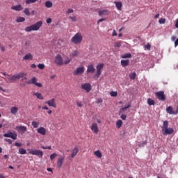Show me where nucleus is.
<instances>
[{"instance_id": "obj_1", "label": "nucleus", "mask_w": 178, "mask_h": 178, "mask_svg": "<svg viewBox=\"0 0 178 178\" xmlns=\"http://www.w3.org/2000/svg\"><path fill=\"white\" fill-rule=\"evenodd\" d=\"M26 76H27V74L20 72L19 74H15L12 76H10V75H7V79H5V80L7 81V83H13V81H16L17 80L22 79V77H26Z\"/></svg>"}, {"instance_id": "obj_2", "label": "nucleus", "mask_w": 178, "mask_h": 178, "mask_svg": "<svg viewBox=\"0 0 178 178\" xmlns=\"http://www.w3.org/2000/svg\"><path fill=\"white\" fill-rule=\"evenodd\" d=\"M161 130L163 136H168L175 133V129H173V128H169V122L167 120L163 122Z\"/></svg>"}, {"instance_id": "obj_3", "label": "nucleus", "mask_w": 178, "mask_h": 178, "mask_svg": "<svg viewBox=\"0 0 178 178\" xmlns=\"http://www.w3.org/2000/svg\"><path fill=\"white\" fill-rule=\"evenodd\" d=\"M42 26V21H39L34 24L25 28V31L26 33H31V31H38L40 28Z\"/></svg>"}, {"instance_id": "obj_4", "label": "nucleus", "mask_w": 178, "mask_h": 178, "mask_svg": "<svg viewBox=\"0 0 178 178\" xmlns=\"http://www.w3.org/2000/svg\"><path fill=\"white\" fill-rule=\"evenodd\" d=\"M71 42L75 44V45H79L81 42H83V35L81 33H76L72 38Z\"/></svg>"}, {"instance_id": "obj_5", "label": "nucleus", "mask_w": 178, "mask_h": 178, "mask_svg": "<svg viewBox=\"0 0 178 178\" xmlns=\"http://www.w3.org/2000/svg\"><path fill=\"white\" fill-rule=\"evenodd\" d=\"M3 136L12 138V140H17V134L15 131H8L7 133L3 135Z\"/></svg>"}, {"instance_id": "obj_6", "label": "nucleus", "mask_w": 178, "mask_h": 178, "mask_svg": "<svg viewBox=\"0 0 178 178\" xmlns=\"http://www.w3.org/2000/svg\"><path fill=\"white\" fill-rule=\"evenodd\" d=\"M29 154H31V155H36L38 158H42L44 156V152L39 149H29Z\"/></svg>"}, {"instance_id": "obj_7", "label": "nucleus", "mask_w": 178, "mask_h": 178, "mask_svg": "<svg viewBox=\"0 0 178 178\" xmlns=\"http://www.w3.org/2000/svg\"><path fill=\"white\" fill-rule=\"evenodd\" d=\"M97 73L95 74V79H99V76H101V74L102 73V69H104V64L100 63L97 65Z\"/></svg>"}, {"instance_id": "obj_8", "label": "nucleus", "mask_w": 178, "mask_h": 178, "mask_svg": "<svg viewBox=\"0 0 178 178\" xmlns=\"http://www.w3.org/2000/svg\"><path fill=\"white\" fill-rule=\"evenodd\" d=\"M84 66H81L77 67L75 70L73 71V75L74 76H81V74H83V73H84Z\"/></svg>"}, {"instance_id": "obj_9", "label": "nucleus", "mask_w": 178, "mask_h": 178, "mask_svg": "<svg viewBox=\"0 0 178 178\" xmlns=\"http://www.w3.org/2000/svg\"><path fill=\"white\" fill-rule=\"evenodd\" d=\"M26 84H34V86H36V87H39L41 88L42 87V84L41 83L37 82V78L33 77L31 81H28L26 82Z\"/></svg>"}, {"instance_id": "obj_10", "label": "nucleus", "mask_w": 178, "mask_h": 178, "mask_svg": "<svg viewBox=\"0 0 178 178\" xmlns=\"http://www.w3.org/2000/svg\"><path fill=\"white\" fill-rule=\"evenodd\" d=\"M54 62L56 65L62 66V65H63V58H62V56H60V54L56 56Z\"/></svg>"}, {"instance_id": "obj_11", "label": "nucleus", "mask_w": 178, "mask_h": 178, "mask_svg": "<svg viewBox=\"0 0 178 178\" xmlns=\"http://www.w3.org/2000/svg\"><path fill=\"white\" fill-rule=\"evenodd\" d=\"M156 96L157 97L158 99H159V101L166 100V96L165 95V92L163 91H159L156 92Z\"/></svg>"}, {"instance_id": "obj_12", "label": "nucleus", "mask_w": 178, "mask_h": 178, "mask_svg": "<svg viewBox=\"0 0 178 178\" xmlns=\"http://www.w3.org/2000/svg\"><path fill=\"white\" fill-rule=\"evenodd\" d=\"M81 90H84L86 92L91 91V84L90 83H86L81 86Z\"/></svg>"}, {"instance_id": "obj_13", "label": "nucleus", "mask_w": 178, "mask_h": 178, "mask_svg": "<svg viewBox=\"0 0 178 178\" xmlns=\"http://www.w3.org/2000/svg\"><path fill=\"white\" fill-rule=\"evenodd\" d=\"M90 130L95 134H97V133L99 131V129H98V124H97V122H93L90 127Z\"/></svg>"}, {"instance_id": "obj_14", "label": "nucleus", "mask_w": 178, "mask_h": 178, "mask_svg": "<svg viewBox=\"0 0 178 178\" xmlns=\"http://www.w3.org/2000/svg\"><path fill=\"white\" fill-rule=\"evenodd\" d=\"M16 130H17V131H18V133H19V134H24V133H26V131H27V127L17 126Z\"/></svg>"}, {"instance_id": "obj_15", "label": "nucleus", "mask_w": 178, "mask_h": 178, "mask_svg": "<svg viewBox=\"0 0 178 178\" xmlns=\"http://www.w3.org/2000/svg\"><path fill=\"white\" fill-rule=\"evenodd\" d=\"M63 162H65V156H60L57 161V167L58 168V169H60V168H62Z\"/></svg>"}, {"instance_id": "obj_16", "label": "nucleus", "mask_w": 178, "mask_h": 178, "mask_svg": "<svg viewBox=\"0 0 178 178\" xmlns=\"http://www.w3.org/2000/svg\"><path fill=\"white\" fill-rule=\"evenodd\" d=\"M45 104L49 105V106H51L52 108H56V102L54 98L49 101H46Z\"/></svg>"}, {"instance_id": "obj_17", "label": "nucleus", "mask_w": 178, "mask_h": 178, "mask_svg": "<svg viewBox=\"0 0 178 178\" xmlns=\"http://www.w3.org/2000/svg\"><path fill=\"white\" fill-rule=\"evenodd\" d=\"M79 154V147L75 146L74 148L72 149V153L69 156L70 159H73L76 155Z\"/></svg>"}, {"instance_id": "obj_18", "label": "nucleus", "mask_w": 178, "mask_h": 178, "mask_svg": "<svg viewBox=\"0 0 178 178\" xmlns=\"http://www.w3.org/2000/svg\"><path fill=\"white\" fill-rule=\"evenodd\" d=\"M166 111L167 112L169 113V115H177L178 114V108H177L176 111H173V107L172 106H168L167 108H166Z\"/></svg>"}, {"instance_id": "obj_19", "label": "nucleus", "mask_w": 178, "mask_h": 178, "mask_svg": "<svg viewBox=\"0 0 178 178\" xmlns=\"http://www.w3.org/2000/svg\"><path fill=\"white\" fill-rule=\"evenodd\" d=\"M38 134H41V136H45L47 134V129L43 127H40L37 129Z\"/></svg>"}, {"instance_id": "obj_20", "label": "nucleus", "mask_w": 178, "mask_h": 178, "mask_svg": "<svg viewBox=\"0 0 178 178\" xmlns=\"http://www.w3.org/2000/svg\"><path fill=\"white\" fill-rule=\"evenodd\" d=\"M87 73H95V67H94L93 65H88Z\"/></svg>"}, {"instance_id": "obj_21", "label": "nucleus", "mask_w": 178, "mask_h": 178, "mask_svg": "<svg viewBox=\"0 0 178 178\" xmlns=\"http://www.w3.org/2000/svg\"><path fill=\"white\" fill-rule=\"evenodd\" d=\"M12 10H16L17 12H20L23 9V6L20 4L17 6H14L11 7Z\"/></svg>"}, {"instance_id": "obj_22", "label": "nucleus", "mask_w": 178, "mask_h": 178, "mask_svg": "<svg viewBox=\"0 0 178 178\" xmlns=\"http://www.w3.org/2000/svg\"><path fill=\"white\" fill-rule=\"evenodd\" d=\"M33 59V54H27L23 57L24 60H32Z\"/></svg>"}, {"instance_id": "obj_23", "label": "nucleus", "mask_w": 178, "mask_h": 178, "mask_svg": "<svg viewBox=\"0 0 178 178\" xmlns=\"http://www.w3.org/2000/svg\"><path fill=\"white\" fill-rule=\"evenodd\" d=\"M114 3L118 10H122V6H123V4L122 3V2L115 1Z\"/></svg>"}, {"instance_id": "obj_24", "label": "nucleus", "mask_w": 178, "mask_h": 178, "mask_svg": "<svg viewBox=\"0 0 178 178\" xmlns=\"http://www.w3.org/2000/svg\"><path fill=\"white\" fill-rule=\"evenodd\" d=\"M130 63V60H121V65L122 67H126Z\"/></svg>"}, {"instance_id": "obj_25", "label": "nucleus", "mask_w": 178, "mask_h": 178, "mask_svg": "<svg viewBox=\"0 0 178 178\" xmlns=\"http://www.w3.org/2000/svg\"><path fill=\"white\" fill-rule=\"evenodd\" d=\"M19 111V108L16 106H13L10 108V113L13 115H16V113Z\"/></svg>"}, {"instance_id": "obj_26", "label": "nucleus", "mask_w": 178, "mask_h": 178, "mask_svg": "<svg viewBox=\"0 0 178 178\" xmlns=\"http://www.w3.org/2000/svg\"><path fill=\"white\" fill-rule=\"evenodd\" d=\"M33 95L38 98V99H44V96H42V94L40 92H33Z\"/></svg>"}, {"instance_id": "obj_27", "label": "nucleus", "mask_w": 178, "mask_h": 178, "mask_svg": "<svg viewBox=\"0 0 178 178\" xmlns=\"http://www.w3.org/2000/svg\"><path fill=\"white\" fill-rule=\"evenodd\" d=\"M121 126H123V121H122V120H118L116 122V127H117V129H120Z\"/></svg>"}, {"instance_id": "obj_28", "label": "nucleus", "mask_w": 178, "mask_h": 178, "mask_svg": "<svg viewBox=\"0 0 178 178\" xmlns=\"http://www.w3.org/2000/svg\"><path fill=\"white\" fill-rule=\"evenodd\" d=\"M54 6V3L51 1H47L45 2V7L46 8H52Z\"/></svg>"}, {"instance_id": "obj_29", "label": "nucleus", "mask_w": 178, "mask_h": 178, "mask_svg": "<svg viewBox=\"0 0 178 178\" xmlns=\"http://www.w3.org/2000/svg\"><path fill=\"white\" fill-rule=\"evenodd\" d=\"M16 22L17 23H23V22H26V18L23 17H19L18 18H17Z\"/></svg>"}, {"instance_id": "obj_30", "label": "nucleus", "mask_w": 178, "mask_h": 178, "mask_svg": "<svg viewBox=\"0 0 178 178\" xmlns=\"http://www.w3.org/2000/svg\"><path fill=\"white\" fill-rule=\"evenodd\" d=\"M122 59H127V58H131V54L130 53H127L121 56Z\"/></svg>"}, {"instance_id": "obj_31", "label": "nucleus", "mask_w": 178, "mask_h": 178, "mask_svg": "<svg viewBox=\"0 0 178 178\" xmlns=\"http://www.w3.org/2000/svg\"><path fill=\"white\" fill-rule=\"evenodd\" d=\"M79 55H80V52L77 50H74L72 53V58L77 57V56H79Z\"/></svg>"}, {"instance_id": "obj_32", "label": "nucleus", "mask_w": 178, "mask_h": 178, "mask_svg": "<svg viewBox=\"0 0 178 178\" xmlns=\"http://www.w3.org/2000/svg\"><path fill=\"white\" fill-rule=\"evenodd\" d=\"M94 154L97 156V158H102V153L99 150L95 151Z\"/></svg>"}, {"instance_id": "obj_33", "label": "nucleus", "mask_w": 178, "mask_h": 178, "mask_svg": "<svg viewBox=\"0 0 178 178\" xmlns=\"http://www.w3.org/2000/svg\"><path fill=\"white\" fill-rule=\"evenodd\" d=\"M31 124L34 129H37V127H38V126H40V122H36V121H33L31 122Z\"/></svg>"}, {"instance_id": "obj_34", "label": "nucleus", "mask_w": 178, "mask_h": 178, "mask_svg": "<svg viewBox=\"0 0 178 178\" xmlns=\"http://www.w3.org/2000/svg\"><path fill=\"white\" fill-rule=\"evenodd\" d=\"M136 76H137V74H136V72H132L129 74V79H131V80H136Z\"/></svg>"}, {"instance_id": "obj_35", "label": "nucleus", "mask_w": 178, "mask_h": 178, "mask_svg": "<svg viewBox=\"0 0 178 178\" xmlns=\"http://www.w3.org/2000/svg\"><path fill=\"white\" fill-rule=\"evenodd\" d=\"M38 0H25L26 5H30L31 3H35V2Z\"/></svg>"}, {"instance_id": "obj_36", "label": "nucleus", "mask_w": 178, "mask_h": 178, "mask_svg": "<svg viewBox=\"0 0 178 178\" xmlns=\"http://www.w3.org/2000/svg\"><path fill=\"white\" fill-rule=\"evenodd\" d=\"M24 15H26V16H30V8H24Z\"/></svg>"}, {"instance_id": "obj_37", "label": "nucleus", "mask_w": 178, "mask_h": 178, "mask_svg": "<svg viewBox=\"0 0 178 178\" xmlns=\"http://www.w3.org/2000/svg\"><path fill=\"white\" fill-rule=\"evenodd\" d=\"M72 62V58H69V57H66L65 60L63 62L64 65H69V63Z\"/></svg>"}, {"instance_id": "obj_38", "label": "nucleus", "mask_w": 178, "mask_h": 178, "mask_svg": "<svg viewBox=\"0 0 178 178\" xmlns=\"http://www.w3.org/2000/svg\"><path fill=\"white\" fill-rule=\"evenodd\" d=\"M147 104L148 105H155V101L154 99H152L151 98L147 99Z\"/></svg>"}, {"instance_id": "obj_39", "label": "nucleus", "mask_w": 178, "mask_h": 178, "mask_svg": "<svg viewBox=\"0 0 178 178\" xmlns=\"http://www.w3.org/2000/svg\"><path fill=\"white\" fill-rule=\"evenodd\" d=\"M19 152L21 155H26V154H27V152L26 151V149L23 148H19Z\"/></svg>"}, {"instance_id": "obj_40", "label": "nucleus", "mask_w": 178, "mask_h": 178, "mask_svg": "<svg viewBox=\"0 0 178 178\" xmlns=\"http://www.w3.org/2000/svg\"><path fill=\"white\" fill-rule=\"evenodd\" d=\"M56 156H58V154L56 153H54V154H51L50 155L51 161H54V159H55V158H56Z\"/></svg>"}, {"instance_id": "obj_41", "label": "nucleus", "mask_w": 178, "mask_h": 178, "mask_svg": "<svg viewBox=\"0 0 178 178\" xmlns=\"http://www.w3.org/2000/svg\"><path fill=\"white\" fill-rule=\"evenodd\" d=\"M107 10H100L99 11V16H104V15H106Z\"/></svg>"}, {"instance_id": "obj_42", "label": "nucleus", "mask_w": 178, "mask_h": 178, "mask_svg": "<svg viewBox=\"0 0 178 178\" xmlns=\"http://www.w3.org/2000/svg\"><path fill=\"white\" fill-rule=\"evenodd\" d=\"M166 22V19H165V18H161L159 20V23L160 24H165Z\"/></svg>"}, {"instance_id": "obj_43", "label": "nucleus", "mask_w": 178, "mask_h": 178, "mask_svg": "<svg viewBox=\"0 0 178 178\" xmlns=\"http://www.w3.org/2000/svg\"><path fill=\"white\" fill-rule=\"evenodd\" d=\"M38 67L42 70L43 69H45V65L40 63L38 65Z\"/></svg>"}, {"instance_id": "obj_44", "label": "nucleus", "mask_w": 178, "mask_h": 178, "mask_svg": "<svg viewBox=\"0 0 178 178\" xmlns=\"http://www.w3.org/2000/svg\"><path fill=\"white\" fill-rule=\"evenodd\" d=\"M145 145H147V140H145V141L142 142L141 143L138 144L139 147H144Z\"/></svg>"}, {"instance_id": "obj_45", "label": "nucleus", "mask_w": 178, "mask_h": 178, "mask_svg": "<svg viewBox=\"0 0 178 178\" xmlns=\"http://www.w3.org/2000/svg\"><path fill=\"white\" fill-rule=\"evenodd\" d=\"M110 95L111 97H118V92H115V91H111L110 92Z\"/></svg>"}, {"instance_id": "obj_46", "label": "nucleus", "mask_w": 178, "mask_h": 178, "mask_svg": "<svg viewBox=\"0 0 178 178\" xmlns=\"http://www.w3.org/2000/svg\"><path fill=\"white\" fill-rule=\"evenodd\" d=\"M130 106H131V105H130V104L126 105V106H124L122 108V111H126L127 109H129V108H130Z\"/></svg>"}, {"instance_id": "obj_47", "label": "nucleus", "mask_w": 178, "mask_h": 178, "mask_svg": "<svg viewBox=\"0 0 178 178\" xmlns=\"http://www.w3.org/2000/svg\"><path fill=\"white\" fill-rule=\"evenodd\" d=\"M145 48H146V49H147V51H151V44H149V43H148L147 44L145 45Z\"/></svg>"}, {"instance_id": "obj_48", "label": "nucleus", "mask_w": 178, "mask_h": 178, "mask_svg": "<svg viewBox=\"0 0 178 178\" xmlns=\"http://www.w3.org/2000/svg\"><path fill=\"white\" fill-rule=\"evenodd\" d=\"M4 141H6V143H8V144H10V145H12V140H10V139H8V138H5L4 139Z\"/></svg>"}, {"instance_id": "obj_49", "label": "nucleus", "mask_w": 178, "mask_h": 178, "mask_svg": "<svg viewBox=\"0 0 178 178\" xmlns=\"http://www.w3.org/2000/svg\"><path fill=\"white\" fill-rule=\"evenodd\" d=\"M70 19H71V20L72 22H76L77 21V18L76 17V16L70 17Z\"/></svg>"}, {"instance_id": "obj_50", "label": "nucleus", "mask_w": 178, "mask_h": 178, "mask_svg": "<svg viewBox=\"0 0 178 178\" xmlns=\"http://www.w3.org/2000/svg\"><path fill=\"white\" fill-rule=\"evenodd\" d=\"M74 10L73 9H68L67 11V15H70V13H73Z\"/></svg>"}, {"instance_id": "obj_51", "label": "nucleus", "mask_w": 178, "mask_h": 178, "mask_svg": "<svg viewBox=\"0 0 178 178\" xmlns=\"http://www.w3.org/2000/svg\"><path fill=\"white\" fill-rule=\"evenodd\" d=\"M76 105L79 108H81V106H83V103H81V102H76Z\"/></svg>"}, {"instance_id": "obj_52", "label": "nucleus", "mask_w": 178, "mask_h": 178, "mask_svg": "<svg viewBox=\"0 0 178 178\" xmlns=\"http://www.w3.org/2000/svg\"><path fill=\"white\" fill-rule=\"evenodd\" d=\"M121 46H122V43L120 42H117L115 44V47H116L117 48H120Z\"/></svg>"}, {"instance_id": "obj_53", "label": "nucleus", "mask_w": 178, "mask_h": 178, "mask_svg": "<svg viewBox=\"0 0 178 178\" xmlns=\"http://www.w3.org/2000/svg\"><path fill=\"white\" fill-rule=\"evenodd\" d=\"M46 23H47V24H49L50 23H52V19L48 18L46 21Z\"/></svg>"}, {"instance_id": "obj_54", "label": "nucleus", "mask_w": 178, "mask_h": 178, "mask_svg": "<svg viewBox=\"0 0 178 178\" xmlns=\"http://www.w3.org/2000/svg\"><path fill=\"white\" fill-rule=\"evenodd\" d=\"M127 118V116L126 115H121V119L122 120H126V118Z\"/></svg>"}, {"instance_id": "obj_55", "label": "nucleus", "mask_w": 178, "mask_h": 178, "mask_svg": "<svg viewBox=\"0 0 178 178\" xmlns=\"http://www.w3.org/2000/svg\"><path fill=\"white\" fill-rule=\"evenodd\" d=\"M15 147H22V144L16 142V143H15Z\"/></svg>"}, {"instance_id": "obj_56", "label": "nucleus", "mask_w": 178, "mask_h": 178, "mask_svg": "<svg viewBox=\"0 0 178 178\" xmlns=\"http://www.w3.org/2000/svg\"><path fill=\"white\" fill-rule=\"evenodd\" d=\"M112 35H113V37H115L116 35H118V33H116L115 30H113Z\"/></svg>"}, {"instance_id": "obj_57", "label": "nucleus", "mask_w": 178, "mask_h": 178, "mask_svg": "<svg viewBox=\"0 0 178 178\" xmlns=\"http://www.w3.org/2000/svg\"><path fill=\"white\" fill-rule=\"evenodd\" d=\"M96 104H102V99H98L96 102Z\"/></svg>"}, {"instance_id": "obj_58", "label": "nucleus", "mask_w": 178, "mask_h": 178, "mask_svg": "<svg viewBox=\"0 0 178 178\" xmlns=\"http://www.w3.org/2000/svg\"><path fill=\"white\" fill-rule=\"evenodd\" d=\"M30 45V41L27 40L26 42H25V46L26 47H29Z\"/></svg>"}, {"instance_id": "obj_59", "label": "nucleus", "mask_w": 178, "mask_h": 178, "mask_svg": "<svg viewBox=\"0 0 178 178\" xmlns=\"http://www.w3.org/2000/svg\"><path fill=\"white\" fill-rule=\"evenodd\" d=\"M42 109H44L45 111H48L49 108H48V106H45L42 107Z\"/></svg>"}, {"instance_id": "obj_60", "label": "nucleus", "mask_w": 178, "mask_h": 178, "mask_svg": "<svg viewBox=\"0 0 178 178\" xmlns=\"http://www.w3.org/2000/svg\"><path fill=\"white\" fill-rule=\"evenodd\" d=\"M31 67H32V69H35L37 67V65H35V64H32L31 65Z\"/></svg>"}, {"instance_id": "obj_61", "label": "nucleus", "mask_w": 178, "mask_h": 178, "mask_svg": "<svg viewBox=\"0 0 178 178\" xmlns=\"http://www.w3.org/2000/svg\"><path fill=\"white\" fill-rule=\"evenodd\" d=\"M3 159H9V156L5 154V155L3 156Z\"/></svg>"}, {"instance_id": "obj_62", "label": "nucleus", "mask_w": 178, "mask_h": 178, "mask_svg": "<svg viewBox=\"0 0 178 178\" xmlns=\"http://www.w3.org/2000/svg\"><path fill=\"white\" fill-rule=\"evenodd\" d=\"M47 172H52V168H47Z\"/></svg>"}, {"instance_id": "obj_63", "label": "nucleus", "mask_w": 178, "mask_h": 178, "mask_svg": "<svg viewBox=\"0 0 178 178\" xmlns=\"http://www.w3.org/2000/svg\"><path fill=\"white\" fill-rule=\"evenodd\" d=\"M171 40L172 41H175L176 40V36H172Z\"/></svg>"}, {"instance_id": "obj_64", "label": "nucleus", "mask_w": 178, "mask_h": 178, "mask_svg": "<svg viewBox=\"0 0 178 178\" xmlns=\"http://www.w3.org/2000/svg\"><path fill=\"white\" fill-rule=\"evenodd\" d=\"M175 27L178 29V19H177L176 24H175Z\"/></svg>"}]
</instances>
